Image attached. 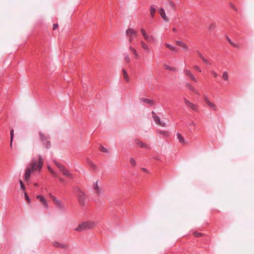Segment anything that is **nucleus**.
Wrapping results in <instances>:
<instances>
[{
	"instance_id": "nucleus-38",
	"label": "nucleus",
	"mask_w": 254,
	"mask_h": 254,
	"mask_svg": "<svg viewBox=\"0 0 254 254\" xmlns=\"http://www.w3.org/2000/svg\"><path fill=\"white\" fill-rule=\"evenodd\" d=\"M208 107L210 109H212L214 111H217V107L216 105L212 102L211 103V104L210 105V106H209Z\"/></svg>"
},
{
	"instance_id": "nucleus-43",
	"label": "nucleus",
	"mask_w": 254,
	"mask_h": 254,
	"mask_svg": "<svg viewBox=\"0 0 254 254\" xmlns=\"http://www.w3.org/2000/svg\"><path fill=\"white\" fill-rule=\"evenodd\" d=\"M132 54L134 56V59L136 60H138L139 58V55L137 53V51H134V52Z\"/></svg>"
},
{
	"instance_id": "nucleus-8",
	"label": "nucleus",
	"mask_w": 254,
	"mask_h": 254,
	"mask_svg": "<svg viewBox=\"0 0 254 254\" xmlns=\"http://www.w3.org/2000/svg\"><path fill=\"white\" fill-rule=\"evenodd\" d=\"M97 183L98 181L93 184V188L97 196L100 197L103 195V193L102 189L98 187Z\"/></svg>"
},
{
	"instance_id": "nucleus-20",
	"label": "nucleus",
	"mask_w": 254,
	"mask_h": 254,
	"mask_svg": "<svg viewBox=\"0 0 254 254\" xmlns=\"http://www.w3.org/2000/svg\"><path fill=\"white\" fill-rule=\"evenodd\" d=\"M165 45L167 48L169 49L172 52L175 53H177L178 52V49L177 47L173 46L171 45L168 43H166Z\"/></svg>"
},
{
	"instance_id": "nucleus-18",
	"label": "nucleus",
	"mask_w": 254,
	"mask_h": 254,
	"mask_svg": "<svg viewBox=\"0 0 254 254\" xmlns=\"http://www.w3.org/2000/svg\"><path fill=\"white\" fill-rule=\"evenodd\" d=\"M87 163L90 166V167L93 170L96 171L97 170L96 165L94 164L89 158L87 159Z\"/></svg>"
},
{
	"instance_id": "nucleus-23",
	"label": "nucleus",
	"mask_w": 254,
	"mask_h": 254,
	"mask_svg": "<svg viewBox=\"0 0 254 254\" xmlns=\"http://www.w3.org/2000/svg\"><path fill=\"white\" fill-rule=\"evenodd\" d=\"M156 11V8L154 5H152L150 7V13L151 16L153 17Z\"/></svg>"
},
{
	"instance_id": "nucleus-55",
	"label": "nucleus",
	"mask_w": 254,
	"mask_h": 254,
	"mask_svg": "<svg viewBox=\"0 0 254 254\" xmlns=\"http://www.w3.org/2000/svg\"><path fill=\"white\" fill-rule=\"evenodd\" d=\"M59 181L62 183H64V182H65V180L64 178H59Z\"/></svg>"
},
{
	"instance_id": "nucleus-31",
	"label": "nucleus",
	"mask_w": 254,
	"mask_h": 254,
	"mask_svg": "<svg viewBox=\"0 0 254 254\" xmlns=\"http://www.w3.org/2000/svg\"><path fill=\"white\" fill-rule=\"evenodd\" d=\"M123 74L125 79L126 80V81H128L129 80V77L127 71L125 69H123Z\"/></svg>"
},
{
	"instance_id": "nucleus-30",
	"label": "nucleus",
	"mask_w": 254,
	"mask_h": 254,
	"mask_svg": "<svg viewBox=\"0 0 254 254\" xmlns=\"http://www.w3.org/2000/svg\"><path fill=\"white\" fill-rule=\"evenodd\" d=\"M43 144L44 146L47 148H49L51 146L50 141L48 140V139L45 140V141L43 142Z\"/></svg>"
},
{
	"instance_id": "nucleus-2",
	"label": "nucleus",
	"mask_w": 254,
	"mask_h": 254,
	"mask_svg": "<svg viewBox=\"0 0 254 254\" xmlns=\"http://www.w3.org/2000/svg\"><path fill=\"white\" fill-rule=\"evenodd\" d=\"M95 226V223L92 221H85L79 224L78 227L74 229L77 232H82L93 228Z\"/></svg>"
},
{
	"instance_id": "nucleus-36",
	"label": "nucleus",
	"mask_w": 254,
	"mask_h": 254,
	"mask_svg": "<svg viewBox=\"0 0 254 254\" xmlns=\"http://www.w3.org/2000/svg\"><path fill=\"white\" fill-rule=\"evenodd\" d=\"M124 59H125V61L127 63H129L130 62V59L128 55L127 54H124Z\"/></svg>"
},
{
	"instance_id": "nucleus-25",
	"label": "nucleus",
	"mask_w": 254,
	"mask_h": 254,
	"mask_svg": "<svg viewBox=\"0 0 254 254\" xmlns=\"http://www.w3.org/2000/svg\"><path fill=\"white\" fill-rule=\"evenodd\" d=\"M203 98L205 103L208 106V107H209V106H210L212 102H210V101L209 100L208 98L207 97L206 95H203Z\"/></svg>"
},
{
	"instance_id": "nucleus-7",
	"label": "nucleus",
	"mask_w": 254,
	"mask_h": 254,
	"mask_svg": "<svg viewBox=\"0 0 254 254\" xmlns=\"http://www.w3.org/2000/svg\"><path fill=\"white\" fill-rule=\"evenodd\" d=\"M152 118H153L154 121L156 124L163 127H165L166 126V124L163 122H161L160 120L159 117L153 111L152 112Z\"/></svg>"
},
{
	"instance_id": "nucleus-5",
	"label": "nucleus",
	"mask_w": 254,
	"mask_h": 254,
	"mask_svg": "<svg viewBox=\"0 0 254 254\" xmlns=\"http://www.w3.org/2000/svg\"><path fill=\"white\" fill-rule=\"evenodd\" d=\"M184 101L186 105L193 111L199 112V108L197 104L191 103L186 98H184Z\"/></svg>"
},
{
	"instance_id": "nucleus-10",
	"label": "nucleus",
	"mask_w": 254,
	"mask_h": 254,
	"mask_svg": "<svg viewBox=\"0 0 254 254\" xmlns=\"http://www.w3.org/2000/svg\"><path fill=\"white\" fill-rule=\"evenodd\" d=\"M137 31L132 28H128L126 31L127 37H133L136 36Z\"/></svg>"
},
{
	"instance_id": "nucleus-1",
	"label": "nucleus",
	"mask_w": 254,
	"mask_h": 254,
	"mask_svg": "<svg viewBox=\"0 0 254 254\" xmlns=\"http://www.w3.org/2000/svg\"><path fill=\"white\" fill-rule=\"evenodd\" d=\"M43 165L42 156L38 155V159H33L30 164V168L34 171L40 172Z\"/></svg>"
},
{
	"instance_id": "nucleus-27",
	"label": "nucleus",
	"mask_w": 254,
	"mask_h": 254,
	"mask_svg": "<svg viewBox=\"0 0 254 254\" xmlns=\"http://www.w3.org/2000/svg\"><path fill=\"white\" fill-rule=\"evenodd\" d=\"M140 32L143 35L144 39L146 41V39H147L148 37V34L146 33V31L144 28H141L140 30Z\"/></svg>"
},
{
	"instance_id": "nucleus-24",
	"label": "nucleus",
	"mask_w": 254,
	"mask_h": 254,
	"mask_svg": "<svg viewBox=\"0 0 254 254\" xmlns=\"http://www.w3.org/2000/svg\"><path fill=\"white\" fill-rule=\"evenodd\" d=\"M157 132L161 134L163 137H167L169 135V133L165 130H157Z\"/></svg>"
},
{
	"instance_id": "nucleus-45",
	"label": "nucleus",
	"mask_w": 254,
	"mask_h": 254,
	"mask_svg": "<svg viewBox=\"0 0 254 254\" xmlns=\"http://www.w3.org/2000/svg\"><path fill=\"white\" fill-rule=\"evenodd\" d=\"M19 183H20V185L21 189L23 190H24L25 188V187H24V184H23V182L21 180H19Z\"/></svg>"
},
{
	"instance_id": "nucleus-48",
	"label": "nucleus",
	"mask_w": 254,
	"mask_h": 254,
	"mask_svg": "<svg viewBox=\"0 0 254 254\" xmlns=\"http://www.w3.org/2000/svg\"><path fill=\"white\" fill-rule=\"evenodd\" d=\"M211 73L212 74V75L213 76V77H217L218 74L215 71L212 70L211 71Z\"/></svg>"
},
{
	"instance_id": "nucleus-40",
	"label": "nucleus",
	"mask_w": 254,
	"mask_h": 254,
	"mask_svg": "<svg viewBox=\"0 0 254 254\" xmlns=\"http://www.w3.org/2000/svg\"><path fill=\"white\" fill-rule=\"evenodd\" d=\"M201 60L207 65H210L211 64L210 61L205 58H203Z\"/></svg>"
},
{
	"instance_id": "nucleus-50",
	"label": "nucleus",
	"mask_w": 254,
	"mask_h": 254,
	"mask_svg": "<svg viewBox=\"0 0 254 254\" xmlns=\"http://www.w3.org/2000/svg\"><path fill=\"white\" fill-rule=\"evenodd\" d=\"M24 195H25V199H26V200L28 201V202H29L30 201V199L26 192H25Z\"/></svg>"
},
{
	"instance_id": "nucleus-29",
	"label": "nucleus",
	"mask_w": 254,
	"mask_h": 254,
	"mask_svg": "<svg viewBox=\"0 0 254 254\" xmlns=\"http://www.w3.org/2000/svg\"><path fill=\"white\" fill-rule=\"evenodd\" d=\"M155 40V38L152 35H148V38L146 39V41L148 42H154Z\"/></svg>"
},
{
	"instance_id": "nucleus-53",
	"label": "nucleus",
	"mask_w": 254,
	"mask_h": 254,
	"mask_svg": "<svg viewBox=\"0 0 254 254\" xmlns=\"http://www.w3.org/2000/svg\"><path fill=\"white\" fill-rule=\"evenodd\" d=\"M128 37L129 43H131L133 40V37Z\"/></svg>"
},
{
	"instance_id": "nucleus-6",
	"label": "nucleus",
	"mask_w": 254,
	"mask_h": 254,
	"mask_svg": "<svg viewBox=\"0 0 254 254\" xmlns=\"http://www.w3.org/2000/svg\"><path fill=\"white\" fill-rule=\"evenodd\" d=\"M50 196L57 207L60 209H63L64 208V204L60 200L58 199L55 196L52 194H50Z\"/></svg>"
},
{
	"instance_id": "nucleus-17",
	"label": "nucleus",
	"mask_w": 254,
	"mask_h": 254,
	"mask_svg": "<svg viewBox=\"0 0 254 254\" xmlns=\"http://www.w3.org/2000/svg\"><path fill=\"white\" fill-rule=\"evenodd\" d=\"M176 44L178 46L182 48L185 51H187L189 49V47L187 45L181 41H177Z\"/></svg>"
},
{
	"instance_id": "nucleus-47",
	"label": "nucleus",
	"mask_w": 254,
	"mask_h": 254,
	"mask_svg": "<svg viewBox=\"0 0 254 254\" xmlns=\"http://www.w3.org/2000/svg\"><path fill=\"white\" fill-rule=\"evenodd\" d=\"M130 163L132 166H135L136 165V162L134 158H131L130 159Z\"/></svg>"
},
{
	"instance_id": "nucleus-37",
	"label": "nucleus",
	"mask_w": 254,
	"mask_h": 254,
	"mask_svg": "<svg viewBox=\"0 0 254 254\" xmlns=\"http://www.w3.org/2000/svg\"><path fill=\"white\" fill-rule=\"evenodd\" d=\"M227 40L229 43L234 47L235 48H238V46L237 44L234 43L233 42H232L229 37H227Z\"/></svg>"
},
{
	"instance_id": "nucleus-19",
	"label": "nucleus",
	"mask_w": 254,
	"mask_h": 254,
	"mask_svg": "<svg viewBox=\"0 0 254 254\" xmlns=\"http://www.w3.org/2000/svg\"><path fill=\"white\" fill-rule=\"evenodd\" d=\"M53 245L55 247L60 248H62V249H66L67 247V246L66 245L60 244L57 242H54Z\"/></svg>"
},
{
	"instance_id": "nucleus-15",
	"label": "nucleus",
	"mask_w": 254,
	"mask_h": 254,
	"mask_svg": "<svg viewBox=\"0 0 254 254\" xmlns=\"http://www.w3.org/2000/svg\"><path fill=\"white\" fill-rule=\"evenodd\" d=\"M34 172V171H32V170L30 168H27L26 170L25 175H24V179L25 181H28L30 177V175L32 173V172Z\"/></svg>"
},
{
	"instance_id": "nucleus-28",
	"label": "nucleus",
	"mask_w": 254,
	"mask_h": 254,
	"mask_svg": "<svg viewBox=\"0 0 254 254\" xmlns=\"http://www.w3.org/2000/svg\"><path fill=\"white\" fill-rule=\"evenodd\" d=\"M177 136L178 139L181 143L184 144L185 143L184 137L182 136V135L180 133H177Z\"/></svg>"
},
{
	"instance_id": "nucleus-11",
	"label": "nucleus",
	"mask_w": 254,
	"mask_h": 254,
	"mask_svg": "<svg viewBox=\"0 0 254 254\" xmlns=\"http://www.w3.org/2000/svg\"><path fill=\"white\" fill-rule=\"evenodd\" d=\"M158 12H159L160 16H161V17L164 20V21L165 22H168L169 20H168V17L166 15L164 9L163 8H160L159 9Z\"/></svg>"
},
{
	"instance_id": "nucleus-54",
	"label": "nucleus",
	"mask_w": 254,
	"mask_h": 254,
	"mask_svg": "<svg viewBox=\"0 0 254 254\" xmlns=\"http://www.w3.org/2000/svg\"><path fill=\"white\" fill-rule=\"evenodd\" d=\"M58 24L56 23V24H54L53 29V30H55L57 29L58 28Z\"/></svg>"
},
{
	"instance_id": "nucleus-51",
	"label": "nucleus",
	"mask_w": 254,
	"mask_h": 254,
	"mask_svg": "<svg viewBox=\"0 0 254 254\" xmlns=\"http://www.w3.org/2000/svg\"><path fill=\"white\" fill-rule=\"evenodd\" d=\"M230 7L233 8V9H234L235 11H237V8L235 7V6L232 3H230Z\"/></svg>"
},
{
	"instance_id": "nucleus-52",
	"label": "nucleus",
	"mask_w": 254,
	"mask_h": 254,
	"mask_svg": "<svg viewBox=\"0 0 254 254\" xmlns=\"http://www.w3.org/2000/svg\"><path fill=\"white\" fill-rule=\"evenodd\" d=\"M129 50H130L131 51V52L133 53L134 52V51H136L133 47H132V46H129Z\"/></svg>"
},
{
	"instance_id": "nucleus-16",
	"label": "nucleus",
	"mask_w": 254,
	"mask_h": 254,
	"mask_svg": "<svg viewBox=\"0 0 254 254\" xmlns=\"http://www.w3.org/2000/svg\"><path fill=\"white\" fill-rule=\"evenodd\" d=\"M140 101L142 102L148 104L150 106H152L154 104V101L151 99H149L145 98H140Z\"/></svg>"
},
{
	"instance_id": "nucleus-32",
	"label": "nucleus",
	"mask_w": 254,
	"mask_h": 254,
	"mask_svg": "<svg viewBox=\"0 0 254 254\" xmlns=\"http://www.w3.org/2000/svg\"><path fill=\"white\" fill-rule=\"evenodd\" d=\"M186 86L187 87H188L189 88V90H190V91H193V92H194L195 91V89L194 88H193V87L190 84V83H187L186 84Z\"/></svg>"
},
{
	"instance_id": "nucleus-42",
	"label": "nucleus",
	"mask_w": 254,
	"mask_h": 254,
	"mask_svg": "<svg viewBox=\"0 0 254 254\" xmlns=\"http://www.w3.org/2000/svg\"><path fill=\"white\" fill-rule=\"evenodd\" d=\"M216 28V24L215 23H212L210 25L209 27V29L210 30H213Z\"/></svg>"
},
{
	"instance_id": "nucleus-46",
	"label": "nucleus",
	"mask_w": 254,
	"mask_h": 254,
	"mask_svg": "<svg viewBox=\"0 0 254 254\" xmlns=\"http://www.w3.org/2000/svg\"><path fill=\"white\" fill-rule=\"evenodd\" d=\"M193 235L195 237H201L202 235V234L201 233L195 232L193 233Z\"/></svg>"
},
{
	"instance_id": "nucleus-58",
	"label": "nucleus",
	"mask_w": 254,
	"mask_h": 254,
	"mask_svg": "<svg viewBox=\"0 0 254 254\" xmlns=\"http://www.w3.org/2000/svg\"><path fill=\"white\" fill-rule=\"evenodd\" d=\"M173 31H176V29H175V28H174V29H173Z\"/></svg>"
},
{
	"instance_id": "nucleus-49",
	"label": "nucleus",
	"mask_w": 254,
	"mask_h": 254,
	"mask_svg": "<svg viewBox=\"0 0 254 254\" xmlns=\"http://www.w3.org/2000/svg\"><path fill=\"white\" fill-rule=\"evenodd\" d=\"M196 53L198 57L202 60L203 58H204L203 55L201 54V53L199 51H196Z\"/></svg>"
},
{
	"instance_id": "nucleus-57",
	"label": "nucleus",
	"mask_w": 254,
	"mask_h": 254,
	"mask_svg": "<svg viewBox=\"0 0 254 254\" xmlns=\"http://www.w3.org/2000/svg\"><path fill=\"white\" fill-rule=\"evenodd\" d=\"M190 126H195V124L194 123V122H191L190 124Z\"/></svg>"
},
{
	"instance_id": "nucleus-59",
	"label": "nucleus",
	"mask_w": 254,
	"mask_h": 254,
	"mask_svg": "<svg viewBox=\"0 0 254 254\" xmlns=\"http://www.w3.org/2000/svg\"><path fill=\"white\" fill-rule=\"evenodd\" d=\"M35 186H37V184H35Z\"/></svg>"
},
{
	"instance_id": "nucleus-26",
	"label": "nucleus",
	"mask_w": 254,
	"mask_h": 254,
	"mask_svg": "<svg viewBox=\"0 0 254 254\" xmlns=\"http://www.w3.org/2000/svg\"><path fill=\"white\" fill-rule=\"evenodd\" d=\"M167 5L169 8L172 9L174 10L176 9V5L174 2L172 1H169L167 3Z\"/></svg>"
},
{
	"instance_id": "nucleus-35",
	"label": "nucleus",
	"mask_w": 254,
	"mask_h": 254,
	"mask_svg": "<svg viewBox=\"0 0 254 254\" xmlns=\"http://www.w3.org/2000/svg\"><path fill=\"white\" fill-rule=\"evenodd\" d=\"M13 137H14V130H13V129H11L10 130V146H11V147H12V142Z\"/></svg>"
},
{
	"instance_id": "nucleus-3",
	"label": "nucleus",
	"mask_w": 254,
	"mask_h": 254,
	"mask_svg": "<svg viewBox=\"0 0 254 254\" xmlns=\"http://www.w3.org/2000/svg\"><path fill=\"white\" fill-rule=\"evenodd\" d=\"M75 191L77 193L78 201L81 206L85 204L86 196L84 193L78 188H76Z\"/></svg>"
},
{
	"instance_id": "nucleus-41",
	"label": "nucleus",
	"mask_w": 254,
	"mask_h": 254,
	"mask_svg": "<svg viewBox=\"0 0 254 254\" xmlns=\"http://www.w3.org/2000/svg\"><path fill=\"white\" fill-rule=\"evenodd\" d=\"M48 170L50 171V172L51 173V174L55 177H57V175L55 172L51 169L50 167H48Z\"/></svg>"
},
{
	"instance_id": "nucleus-9",
	"label": "nucleus",
	"mask_w": 254,
	"mask_h": 254,
	"mask_svg": "<svg viewBox=\"0 0 254 254\" xmlns=\"http://www.w3.org/2000/svg\"><path fill=\"white\" fill-rule=\"evenodd\" d=\"M184 73L185 74V75L186 76L189 77L193 82H197V79L194 77L193 74L190 72V70H189L187 69H184Z\"/></svg>"
},
{
	"instance_id": "nucleus-12",
	"label": "nucleus",
	"mask_w": 254,
	"mask_h": 254,
	"mask_svg": "<svg viewBox=\"0 0 254 254\" xmlns=\"http://www.w3.org/2000/svg\"><path fill=\"white\" fill-rule=\"evenodd\" d=\"M135 142L136 144L138 145L141 148H144L146 149H150V147L148 145L143 143L142 142H141L140 140H139L138 139H136L135 140Z\"/></svg>"
},
{
	"instance_id": "nucleus-14",
	"label": "nucleus",
	"mask_w": 254,
	"mask_h": 254,
	"mask_svg": "<svg viewBox=\"0 0 254 254\" xmlns=\"http://www.w3.org/2000/svg\"><path fill=\"white\" fill-rule=\"evenodd\" d=\"M34 172V171H32V170L30 168H27L26 170L25 175H24V179L25 181H28L30 177V175L32 173V172Z\"/></svg>"
},
{
	"instance_id": "nucleus-39",
	"label": "nucleus",
	"mask_w": 254,
	"mask_h": 254,
	"mask_svg": "<svg viewBox=\"0 0 254 254\" xmlns=\"http://www.w3.org/2000/svg\"><path fill=\"white\" fill-rule=\"evenodd\" d=\"M99 150L101 152H104V153H108V150L105 147H104V146H103L102 145H100V146L99 147Z\"/></svg>"
},
{
	"instance_id": "nucleus-34",
	"label": "nucleus",
	"mask_w": 254,
	"mask_h": 254,
	"mask_svg": "<svg viewBox=\"0 0 254 254\" xmlns=\"http://www.w3.org/2000/svg\"><path fill=\"white\" fill-rule=\"evenodd\" d=\"M165 68H166V69H167L168 70H171V71H172L174 72H176L177 71V69L175 67H172V66H170L167 65H165Z\"/></svg>"
},
{
	"instance_id": "nucleus-21",
	"label": "nucleus",
	"mask_w": 254,
	"mask_h": 254,
	"mask_svg": "<svg viewBox=\"0 0 254 254\" xmlns=\"http://www.w3.org/2000/svg\"><path fill=\"white\" fill-rule=\"evenodd\" d=\"M140 45L142 48L146 50V52H149L150 51L148 46L143 41H140Z\"/></svg>"
},
{
	"instance_id": "nucleus-44",
	"label": "nucleus",
	"mask_w": 254,
	"mask_h": 254,
	"mask_svg": "<svg viewBox=\"0 0 254 254\" xmlns=\"http://www.w3.org/2000/svg\"><path fill=\"white\" fill-rule=\"evenodd\" d=\"M193 68H194V69L195 70H196V71H198V72H201V68H200V67H199V66L196 65H194V66H193Z\"/></svg>"
},
{
	"instance_id": "nucleus-13",
	"label": "nucleus",
	"mask_w": 254,
	"mask_h": 254,
	"mask_svg": "<svg viewBox=\"0 0 254 254\" xmlns=\"http://www.w3.org/2000/svg\"><path fill=\"white\" fill-rule=\"evenodd\" d=\"M37 198L39 199L43 204L46 208H48V203L45 198L42 195H38Z\"/></svg>"
},
{
	"instance_id": "nucleus-22",
	"label": "nucleus",
	"mask_w": 254,
	"mask_h": 254,
	"mask_svg": "<svg viewBox=\"0 0 254 254\" xmlns=\"http://www.w3.org/2000/svg\"><path fill=\"white\" fill-rule=\"evenodd\" d=\"M39 135L40 137V139L42 142H44V141H45V140H46L49 139V136L48 135H45L44 133H42V132H39Z\"/></svg>"
},
{
	"instance_id": "nucleus-4",
	"label": "nucleus",
	"mask_w": 254,
	"mask_h": 254,
	"mask_svg": "<svg viewBox=\"0 0 254 254\" xmlns=\"http://www.w3.org/2000/svg\"><path fill=\"white\" fill-rule=\"evenodd\" d=\"M54 163L57 167L59 169L60 171L62 173L63 175L71 179L73 178L72 174L63 165L60 164L57 161H54Z\"/></svg>"
},
{
	"instance_id": "nucleus-56",
	"label": "nucleus",
	"mask_w": 254,
	"mask_h": 254,
	"mask_svg": "<svg viewBox=\"0 0 254 254\" xmlns=\"http://www.w3.org/2000/svg\"><path fill=\"white\" fill-rule=\"evenodd\" d=\"M142 170L144 172L148 173L147 170L144 168H142Z\"/></svg>"
},
{
	"instance_id": "nucleus-33",
	"label": "nucleus",
	"mask_w": 254,
	"mask_h": 254,
	"mask_svg": "<svg viewBox=\"0 0 254 254\" xmlns=\"http://www.w3.org/2000/svg\"><path fill=\"white\" fill-rule=\"evenodd\" d=\"M228 77L229 75L228 72L226 71L224 72L222 75L223 79L225 81H227L228 80Z\"/></svg>"
}]
</instances>
